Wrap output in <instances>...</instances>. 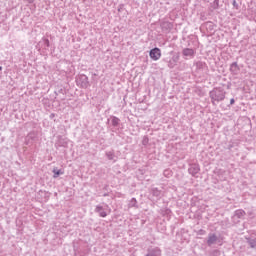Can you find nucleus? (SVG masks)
<instances>
[{"label": "nucleus", "instance_id": "12", "mask_svg": "<svg viewBox=\"0 0 256 256\" xmlns=\"http://www.w3.org/2000/svg\"><path fill=\"white\" fill-rule=\"evenodd\" d=\"M119 123H121V120L119 118H117L116 116L111 117L112 127H119Z\"/></svg>", "mask_w": 256, "mask_h": 256}, {"label": "nucleus", "instance_id": "10", "mask_svg": "<svg viewBox=\"0 0 256 256\" xmlns=\"http://www.w3.org/2000/svg\"><path fill=\"white\" fill-rule=\"evenodd\" d=\"M161 27L163 31H170V29H173V24H171L170 22H163L161 24Z\"/></svg>", "mask_w": 256, "mask_h": 256}, {"label": "nucleus", "instance_id": "22", "mask_svg": "<svg viewBox=\"0 0 256 256\" xmlns=\"http://www.w3.org/2000/svg\"><path fill=\"white\" fill-rule=\"evenodd\" d=\"M230 105H235V99L232 98V99L230 100Z\"/></svg>", "mask_w": 256, "mask_h": 256}, {"label": "nucleus", "instance_id": "3", "mask_svg": "<svg viewBox=\"0 0 256 256\" xmlns=\"http://www.w3.org/2000/svg\"><path fill=\"white\" fill-rule=\"evenodd\" d=\"M77 85L82 87V89H87L89 87V77L87 75H80L77 79Z\"/></svg>", "mask_w": 256, "mask_h": 256}, {"label": "nucleus", "instance_id": "13", "mask_svg": "<svg viewBox=\"0 0 256 256\" xmlns=\"http://www.w3.org/2000/svg\"><path fill=\"white\" fill-rule=\"evenodd\" d=\"M247 243L250 245L251 249H256V238L255 237L248 238Z\"/></svg>", "mask_w": 256, "mask_h": 256}, {"label": "nucleus", "instance_id": "8", "mask_svg": "<svg viewBox=\"0 0 256 256\" xmlns=\"http://www.w3.org/2000/svg\"><path fill=\"white\" fill-rule=\"evenodd\" d=\"M183 55L184 57H194L195 55V50L191 49V48H185L183 50Z\"/></svg>", "mask_w": 256, "mask_h": 256}, {"label": "nucleus", "instance_id": "5", "mask_svg": "<svg viewBox=\"0 0 256 256\" xmlns=\"http://www.w3.org/2000/svg\"><path fill=\"white\" fill-rule=\"evenodd\" d=\"M219 241V238L217 237L216 234L210 233L208 235V240H207V245L208 247H211L212 245H215Z\"/></svg>", "mask_w": 256, "mask_h": 256}, {"label": "nucleus", "instance_id": "2", "mask_svg": "<svg viewBox=\"0 0 256 256\" xmlns=\"http://www.w3.org/2000/svg\"><path fill=\"white\" fill-rule=\"evenodd\" d=\"M95 213L99 214V217H107L109 213H111V209H109V206H96Z\"/></svg>", "mask_w": 256, "mask_h": 256}, {"label": "nucleus", "instance_id": "18", "mask_svg": "<svg viewBox=\"0 0 256 256\" xmlns=\"http://www.w3.org/2000/svg\"><path fill=\"white\" fill-rule=\"evenodd\" d=\"M135 205H137V199L132 198L130 201V207H135Z\"/></svg>", "mask_w": 256, "mask_h": 256}, {"label": "nucleus", "instance_id": "15", "mask_svg": "<svg viewBox=\"0 0 256 256\" xmlns=\"http://www.w3.org/2000/svg\"><path fill=\"white\" fill-rule=\"evenodd\" d=\"M106 157H107V159H109V161H114L115 160V152H113V151L106 152Z\"/></svg>", "mask_w": 256, "mask_h": 256}, {"label": "nucleus", "instance_id": "9", "mask_svg": "<svg viewBox=\"0 0 256 256\" xmlns=\"http://www.w3.org/2000/svg\"><path fill=\"white\" fill-rule=\"evenodd\" d=\"M230 71L233 73V75H237V73H239V65H237V62H233L230 65Z\"/></svg>", "mask_w": 256, "mask_h": 256}, {"label": "nucleus", "instance_id": "7", "mask_svg": "<svg viewBox=\"0 0 256 256\" xmlns=\"http://www.w3.org/2000/svg\"><path fill=\"white\" fill-rule=\"evenodd\" d=\"M199 171H201V169L199 168V165H197V164H192L188 169V173H190V175H192L193 177H195V175H197V173H199Z\"/></svg>", "mask_w": 256, "mask_h": 256}, {"label": "nucleus", "instance_id": "19", "mask_svg": "<svg viewBox=\"0 0 256 256\" xmlns=\"http://www.w3.org/2000/svg\"><path fill=\"white\" fill-rule=\"evenodd\" d=\"M232 5L233 7H235V9H239V4L237 3L236 0H233Z\"/></svg>", "mask_w": 256, "mask_h": 256}, {"label": "nucleus", "instance_id": "4", "mask_svg": "<svg viewBox=\"0 0 256 256\" xmlns=\"http://www.w3.org/2000/svg\"><path fill=\"white\" fill-rule=\"evenodd\" d=\"M150 58L153 61H159V59H161V49L154 48V49L150 50Z\"/></svg>", "mask_w": 256, "mask_h": 256}, {"label": "nucleus", "instance_id": "16", "mask_svg": "<svg viewBox=\"0 0 256 256\" xmlns=\"http://www.w3.org/2000/svg\"><path fill=\"white\" fill-rule=\"evenodd\" d=\"M40 43H43L44 49H49V46H50L49 39L42 38V41Z\"/></svg>", "mask_w": 256, "mask_h": 256}, {"label": "nucleus", "instance_id": "24", "mask_svg": "<svg viewBox=\"0 0 256 256\" xmlns=\"http://www.w3.org/2000/svg\"><path fill=\"white\" fill-rule=\"evenodd\" d=\"M51 117H55V115H54V114H51Z\"/></svg>", "mask_w": 256, "mask_h": 256}, {"label": "nucleus", "instance_id": "11", "mask_svg": "<svg viewBox=\"0 0 256 256\" xmlns=\"http://www.w3.org/2000/svg\"><path fill=\"white\" fill-rule=\"evenodd\" d=\"M151 194L153 195V197H156V199L161 198V190H159L157 188H152L151 189Z\"/></svg>", "mask_w": 256, "mask_h": 256}, {"label": "nucleus", "instance_id": "17", "mask_svg": "<svg viewBox=\"0 0 256 256\" xmlns=\"http://www.w3.org/2000/svg\"><path fill=\"white\" fill-rule=\"evenodd\" d=\"M53 173H54V178L56 179L57 177H59L61 175L62 172H61V170L54 169Z\"/></svg>", "mask_w": 256, "mask_h": 256}, {"label": "nucleus", "instance_id": "6", "mask_svg": "<svg viewBox=\"0 0 256 256\" xmlns=\"http://www.w3.org/2000/svg\"><path fill=\"white\" fill-rule=\"evenodd\" d=\"M177 63H179V56L178 55L172 56V58L168 61L169 69H174V67H177Z\"/></svg>", "mask_w": 256, "mask_h": 256}, {"label": "nucleus", "instance_id": "20", "mask_svg": "<svg viewBox=\"0 0 256 256\" xmlns=\"http://www.w3.org/2000/svg\"><path fill=\"white\" fill-rule=\"evenodd\" d=\"M207 234V231L203 230V229H200L198 231V235H206Z\"/></svg>", "mask_w": 256, "mask_h": 256}, {"label": "nucleus", "instance_id": "1", "mask_svg": "<svg viewBox=\"0 0 256 256\" xmlns=\"http://www.w3.org/2000/svg\"><path fill=\"white\" fill-rule=\"evenodd\" d=\"M209 95L212 104L216 105V103H219L225 99L226 93L223 91V89L216 88L210 91Z\"/></svg>", "mask_w": 256, "mask_h": 256}, {"label": "nucleus", "instance_id": "21", "mask_svg": "<svg viewBox=\"0 0 256 256\" xmlns=\"http://www.w3.org/2000/svg\"><path fill=\"white\" fill-rule=\"evenodd\" d=\"M164 175L165 177H169V175H171V170H165Z\"/></svg>", "mask_w": 256, "mask_h": 256}, {"label": "nucleus", "instance_id": "14", "mask_svg": "<svg viewBox=\"0 0 256 256\" xmlns=\"http://www.w3.org/2000/svg\"><path fill=\"white\" fill-rule=\"evenodd\" d=\"M235 217H237L238 219H243L245 217L244 210H242V209L236 210Z\"/></svg>", "mask_w": 256, "mask_h": 256}, {"label": "nucleus", "instance_id": "23", "mask_svg": "<svg viewBox=\"0 0 256 256\" xmlns=\"http://www.w3.org/2000/svg\"><path fill=\"white\" fill-rule=\"evenodd\" d=\"M0 71H3V67L2 66H0Z\"/></svg>", "mask_w": 256, "mask_h": 256}]
</instances>
